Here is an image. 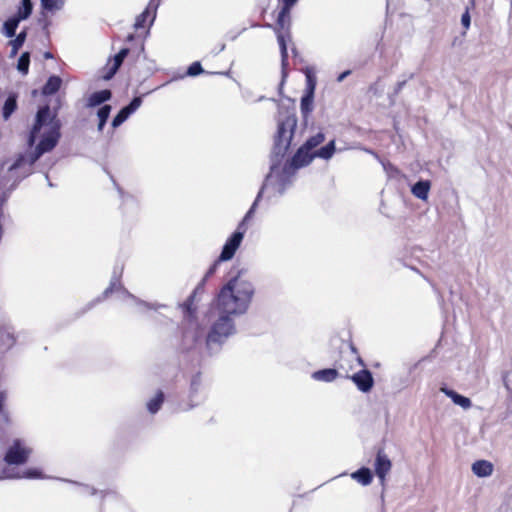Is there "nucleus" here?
Returning <instances> with one entry per match:
<instances>
[{
	"label": "nucleus",
	"mask_w": 512,
	"mask_h": 512,
	"mask_svg": "<svg viewBox=\"0 0 512 512\" xmlns=\"http://www.w3.org/2000/svg\"><path fill=\"white\" fill-rule=\"evenodd\" d=\"M254 295V287L244 271H239L219 291L216 308L222 314L212 325L207 338V345L220 344L234 332L231 315L246 312Z\"/></svg>",
	"instance_id": "obj_1"
},
{
	"label": "nucleus",
	"mask_w": 512,
	"mask_h": 512,
	"mask_svg": "<svg viewBox=\"0 0 512 512\" xmlns=\"http://www.w3.org/2000/svg\"><path fill=\"white\" fill-rule=\"evenodd\" d=\"M353 361H355V360L354 359L353 360L340 359L335 362V367L337 368V364L339 362H342L345 365V367H349L350 365H353Z\"/></svg>",
	"instance_id": "obj_40"
},
{
	"label": "nucleus",
	"mask_w": 512,
	"mask_h": 512,
	"mask_svg": "<svg viewBox=\"0 0 512 512\" xmlns=\"http://www.w3.org/2000/svg\"><path fill=\"white\" fill-rule=\"evenodd\" d=\"M305 76H306L305 92H311V94H314L315 93L316 84H317L316 77L313 74V72H311L310 70H307L305 72Z\"/></svg>",
	"instance_id": "obj_31"
},
{
	"label": "nucleus",
	"mask_w": 512,
	"mask_h": 512,
	"mask_svg": "<svg viewBox=\"0 0 512 512\" xmlns=\"http://www.w3.org/2000/svg\"><path fill=\"white\" fill-rule=\"evenodd\" d=\"M62 79L59 76H50L42 88L43 95L55 94L61 87Z\"/></svg>",
	"instance_id": "obj_20"
},
{
	"label": "nucleus",
	"mask_w": 512,
	"mask_h": 512,
	"mask_svg": "<svg viewBox=\"0 0 512 512\" xmlns=\"http://www.w3.org/2000/svg\"><path fill=\"white\" fill-rule=\"evenodd\" d=\"M290 13H291L290 10H287V9L281 7V9L278 13V16H277L276 27H275L277 40H278L279 47H280L281 64H282L283 71H285L286 67L288 66V59H289L285 37L289 33V28H290V24H291ZM283 73L285 74V72H283Z\"/></svg>",
	"instance_id": "obj_5"
},
{
	"label": "nucleus",
	"mask_w": 512,
	"mask_h": 512,
	"mask_svg": "<svg viewBox=\"0 0 512 512\" xmlns=\"http://www.w3.org/2000/svg\"><path fill=\"white\" fill-rule=\"evenodd\" d=\"M222 261H223V260H220V257H219L217 260H215V261L213 262V264L209 267V269L207 270V272L205 273L204 277H205L206 279H209L210 277H212V276L216 273V271H217V269H218V267H219V265H220V263H221Z\"/></svg>",
	"instance_id": "obj_37"
},
{
	"label": "nucleus",
	"mask_w": 512,
	"mask_h": 512,
	"mask_svg": "<svg viewBox=\"0 0 512 512\" xmlns=\"http://www.w3.org/2000/svg\"><path fill=\"white\" fill-rule=\"evenodd\" d=\"M17 109L16 95H9L3 106V118L8 120L12 113Z\"/></svg>",
	"instance_id": "obj_23"
},
{
	"label": "nucleus",
	"mask_w": 512,
	"mask_h": 512,
	"mask_svg": "<svg viewBox=\"0 0 512 512\" xmlns=\"http://www.w3.org/2000/svg\"><path fill=\"white\" fill-rule=\"evenodd\" d=\"M337 367L340 371L343 372V375H341V377L352 380V382L357 386V388L360 391L369 392L372 389L374 385V379L372 373L365 367H363V369L355 373H352L354 365L345 367V365L342 362H339L337 364Z\"/></svg>",
	"instance_id": "obj_7"
},
{
	"label": "nucleus",
	"mask_w": 512,
	"mask_h": 512,
	"mask_svg": "<svg viewBox=\"0 0 512 512\" xmlns=\"http://www.w3.org/2000/svg\"><path fill=\"white\" fill-rule=\"evenodd\" d=\"M45 125L49 126V130L41 138L34 151L29 153L27 157L24 154H19L14 163L9 167L10 171L20 168L25 162L32 166L43 154L51 152L57 146L61 137V123L57 118V113H51L48 105L39 108L35 123L28 136V145L31 147L35 144L38 133Z\"/></svg>",
	"instance_id": "obj_2"
},
{
	"label": "nucleus",
	"mask_w": 512,
	"mask_h": 512,
	"mask_svg": "<svg viewBox=\"0 0 512 512\" xmlns=\"http://www.w3.org/2000/svg\"><path fill=\"white\" fill-rule=\"evenodd\" d=\"M350 74H351V70H346V71L342 72L341 74L338 75L337 81L342 82Z\"/></svg>",
	"instance_id": "obj_39"
},
{
	"label": "nucleus",
	"mask_w": 512,
	"mask_h": 512,
	"mask_svg": "<svg viewBox=\"0 0 512 512\" xmlns=\"http://www.w3.org/2000/svg\"><path fill=\"white\" fill-rule=\"evenodd\" d=\"M29 65H30V54H29V52H24L21 54V56L18 59L17 69L23 75H26L29 71Z\"/></svg>",
	"instance_id": "obj_28"
},
{
	"label": "nucleus",
	"mask_w": 512,
	"mask_h": 512,
	"mask_svg": "<svg viewBox=\"0 0 512 512\" xmlns=\"http://www.w3.org/2000/svg\"><path fill=\"white\" fill-rule=\"evenodd\" d=\"M142 104L141 97H135L125 107H123L112 120V126L117 128L120 126L133 112H135Z\"/></svg>",
	"instance_id": "obj_11"
},
{
	"label": "nucleus",
	"mask_w": 512,
	"mask_h": 512,
	"mask_svg": "<svg viewBox=\"0 0 512 512\" xmlns=\"http://www.w3.org/2000/svg\"><path fill=\"white\" fill-rule=\"evenodd\" d=\"M191 385H192V387L197 385V379L196 378L192 380Z\"/></svg>",
	"instance_id": "obj_41"
},
{
	"label": "nucleus",
	"mask_w": 512,
	"mask_h": 512,
	"mask_svg": "<svg viewBox=\"0 0 512 512\" xmlns=\"http://www.w3.org/2000/svg\"><path fill=\"white\" fill-rule=\"evenodd\" d=\"M296 126V120L287 118L285 121H282L278 124L277 135H276V145L284 148H288L293 134L294 128Z\"/></svg>",
	"instance_id": "obj_9"
},
{
	"label": "nucleus",
	"mask_w": 512,
	"mask_h": 512,
	"mask_svg": "<svg viewBox=\"0 0 512 512\" xmlns=\"http://www.w3.org/2000/svg\"><path fill=\"white\" fill-rule=\"evenodd\" d=\"M21 19L17 17L10 18L5 21L4 23V30L7 37H13L15 36L16 29L18 27L19 21Z\"/></svg>",
	"instance_id": "obj_27"
},
{
	"label": "nucleus",
	"mask_w": 512,
	"mask_h": 512,
	"mask_svg": "<svg viewBox=\"0 0 512 512\" xmlns=\"http://www.w3.org/2000/svg\"><path fill=\"white\" fill-rule=\"evenodd\" d=\"M325 140V135L322 132H318L315 135L309 137L304 145L311 151H316L315 148L322 144Z\"/></svg>",
	"instance_id": "obj_25"
},
{
	"label": "nucleus",
	"mask_w": 512,
	"mask_h": 512,
	"mask_svg": "<svg viewBox=\"0 0 512 512\" xmlns=\"http://www.w3.org/2000/svg\"><path fill=\"white\" fill-rule=\"evenodd\" d=\"M208 279L205 277L197 284L193 292L188 296V298L181 304V308L183 311L184 321L193 324H197V305L195 304L196 296L204 292V287Z\"/></svg>",
	"instance_id": "obj_8"
},
{
	"label": "nucleus",
	"mask_w": 512,
	"mask_h": 512,
	"mask_svg": "<svg viewBox=\"0 0 512 512\" xmlns=\"http://www.w3.org/2000/svg\"><path fill=\"white\" fill-rule=\"evenodd\" d=\"M351 477L364 486L369 485L373 480L372 472L367 467H362L353 472Z\"/></svg>",
	"instance_id": "obj_19"
},
{
	"label": "nucleus",
	"mask_w": 512,
	"mask_h": 512,
	"mask_svg": "<svg viewBox=\"0 0 512 512\" xmlns=\"http://www.w3.org/2000/svg\"><path fill=\"white\" fill-rule=\"evenodd\" d=\"M111 112V106L108 104L103 105L97 112L99 118L98 130L102 131Z\"/></svg>",
	"instance_id": "obj_26"
},
{
	"label": "nucleus",
	"mask_w": 512,
	"mask_h": 512,
	"mask_svg": "<svg viewBox=\"0 0 512 512\" xmlns=\"http://www.w3.org/2000/svg\"><path fill=\"white\" fill-rule=\"evenodd\" d=\"M112 97V92L109 89H104L100 91L93 92L88 100H87V106L88 107H96L101 105L102 103L110 100Z\"/></svg>",
	"instance_id": "obj_14"
},
{
	"label": "nucleus",
	"mask_w": 512,
	"mask_h": 512,
	"mask_svg": "<svg viewBox=\"0 0 512 512\" xmlns=\"http://www.w3.org/2000/svg\"><path fill=\"white\" fill-rule=\"evenodd\" d=\"M443 391L445 392V394L447 396H449L452 399V401L455 404L461 406L464 409H468V408L471 407L472 403H471V400L468 397L460 395V394H458L457 392H455L453 390L443 389Z\"/></svg>",
	"instance_id": "obj_21"
},
{
	"label": "nucleus",
	"mask_w": 512,
	"mask_h": 512,
	"mask_svg": "<svg viewBox=\"0 0 512 512\" xmlns=\"http://www.w3.org/2000/svg\"><path fill=\"white\" fill-rule=\"evenodd\" d=\"M335 152V141L332 140L316 151H311L303 144L291 159V166L298 169L308 165L314 158L330 159Z\"/></svg>",
	"instance_id": "obj_4"
},
{
	"label": "nucleus",
	"mask_w": 512,
	"mask_h": 512,
	"mask_svg": "<svg viewBox=\"0 0 512 512\" xmlns=\"http://www.w3.org/2000/svg\"><path fill=\"white\" fill-rule=\"evenodd\" d=\"M51 57H52L51 53H49V52L46 53V58H51Z\"/></svg>",
	"instance_id": "obj_42"
},
{
	"label": "nucleus",
	"mask_w": 512,
	"mask_h": 512,
	"mask_svg": "<svg viewBox=\"0 0 512 512\" xmlns=\"http://www.w3.org/2000/svg\"><path fill=\"white\" fill-rule=\"evenodd\" d=\"M7 478H28V479H40L43 478V472L38 468H29L23 472V474L7 475Z\"/></svg>",
	"instance_id": "obj_24"
},
{
	"label": "nucleus",
	"mask_w": 512,
	"mask_h": 512,
	"mask_svg": "<svg viewBox=\"0 0 512 512\" xmlns=\"http://www.w3.org/2000/svg\"><path fill=\"white\" fill-rule=\"evenodd\" d=\"M164 398H165V396H164L163 391L159 390V391L156 393L155 397H153V398H152V399L147 403V409H148V411H149L151 414H155V413H157V412L160 410V408H161V406H162V404H163V402H164Z\"/></svg>",
	"instance_id": "obj_22"
},
{
	"label": "nucleus",
	"mask_w": 512,
	"mask_h": 512,
	"mask_svg": "<svg viewBox=\"0 0 512 512\" xmlns=\"http://www.w3.org/2000/svg\"><path fill=\"white\" fill-rule=\"evenodd\" d=\"M263 188L259 191L255 201L239 223L237 230L227 239L220 254V260H230L239 248L244 234L247 230V223L253 217L259 200L262 197Z\"/></svg>",
	"instance_id": "obj_3"
},
{
	"label": "nucleus",
	"mask_w": 512,
	"mask_h": 512,
	"mask_svg": "<svg viewBox=\"0 0 512 512\" xmlns=\"http://www.w3.org/2000/svg\"><path fill=\"white\" fill-rule=\"evenodd\" d=\"M374 468L377 477L383 483L392 468V462L382 448L377 451Z\"/></svg>",
	"instance_id": "obj_10"
},
{
	"label": "nucleus",
	"mask_w": 512,
	"mask_h": 512,
	"mask_svg": "<svg viewBox=\"0 0 512 512\" xmlns=\"http://www.w3.org/2000/svg\"><path fill=\"white\" fill-rule=\"evenodd\" d=\"M298 0H282V8L291 11V8L296 4Z\"/></svg>",
	"instance_id": "obj_38"
},
{
	"label": "nucleus",
	"mask_w": 512,
	"mask_h": 512,
	"mask_svg": "<svg viewBox=\"0 0 512 512\" xmlns=\"http://www.w3.org/2000/svg\"><path fill=\"white\" fill-rule=\"evenodd\" d=\"M150 16L149 9L146 8L140 15L137 16L134 27L136 30L145 28L148 17Z\"/></svg>",
	"instance_id": "obj_33"
},
{
	"label": "nucleus",
	"mask_w": 512,
	"mask_h": 512,
	"mask_svg": "<svg viewBox=\"0 0 512 512\" xmlns=\"http://www.w3.org/2000/svg\"><path fill=\"white\" fill-rule=\"evenodd\" d=\"M32 452L33 449L24 440L16 438L6 450L3 460L8 466L25 465Z\"/></svg>",
	"instance_id": "obj_6"
},
{
	"label": "nucleus",
	"mask_w": 512,
	"mask_h": 512,
	"mask_svg": "<svg viewBox=\"0 0 512 512\" xmlns=\"http://www.w3.org/2000/svg\"><path fill=\"white\" fill-rule=\"evenodd\" d=\"M314 108V94L311 92H304L301 97L300 109L302 116L306 119Z\"/></svg>",
	"instance_id": "obj_18"
},
{
	"label": "nucleus",
	"mask_w": 512,
	"mask_h": 512,
	"mask_svg": "<svg viewBox=\"0 0 512 512\" xmlns=\"http://www.w3.org/2000/svg\"><path fill=\"white\" fill-rule=\"evenodd\" d=\"M341 375H343V372L340 371L337 368H326V369H321V370H317L315 372L312 373V378L316 381H320V382H332L334 381L337 377H341Z\"/></svg>",
	"instance_id": "obj_13"
},
{
	"label": "nucleus",
	"mask_w": 512,
	"mask_h": 512,
	"mask_svg": "<svg viewBox=\"0 0 512 512\" xmlns=\"http://www.w3.org/2000/svg\"><path fill=\"white\" fill-rule=\"evenodd\" d=\"M430 188L431 182L429 180H420L412 186L411 192L418 199L427 200Z\"/></svg>",
	"instance_id": "obj_16"
},
{
	"label": "nucleus",
	"mask_w": 512,
	"mask_h": 512,
	"mask_svg": "<svg viewBox=\"0 0 512 512\" xmlns=\"http://www.w3.org/2000/svg\"><path fill=\"white\" fill-rule=\"evenodd\" d=\"M128 53V48H122L112 59L109 60L106 67V72L102 76L103 79L109 80L116 74Z\"/></svg>",
	"instance_id": "obj_12"
},
{
	"label": "nucleus",
	"mask_w": 512,
	"mask_h": 512,
	"mask_svg": "<svg viewBox=\"0 0 512 512\" xmlns=\"http://www.w3.org/2000/svg\"><path fill=\"white\" fill-rule=\"evenodd\" d=\"M32 9L31 0H22V7L19 8L17 16L22 20L27 19L31 15Z\"/></svg>",
	"instance_id": "obj_29"
},
{
	"label": "nucleus",
	"mask_w": 512,
	"mask_h": 512,
	"mask_svg": "<svg viewBox=\"0 0 512 512\" xmlns=\"http://www.w3.org/2000/svg\"><path fill=\"white\" fill-rule=\"evenodd\" d=\"M493 464L487 460H477L472 464V471L478 477H488L493 473Z\"/></svg>",
	"instance_id": "obj_15"
},
{
	"label": "nucleus",
	"mask_w": 512,
	"mask_h": 512,
	"mask_svg": "<svg viewBox=\"0 0 512 512\" xmlns=\"http://www.w3.org/2000/svg\"><path fill=\"white\" fill-rule=\"evenodd\" d=\"M349 348L351 350V352L353 353L354 355V360L358 363V365L362 366V367H365L366 364L364 363L363 359L361 358V356L359 355L358 353V349L357 347L354 345L353 341H349Z\"/></svg>",
	"instance_id": "obj_35"
},
{
	"label": "nucleus",
	"mask_w": 512,
	"mask_h": 512,
	"mask_svg": "<svg viewBox=\"0 0 512 512\" xmlns=\"http://www.w3.org/2000/svg\"><path fill=\"white\" fill-rule=\"evenodd\" d=\"M64 4V0H41V6L48 11L59 10Z\"/></svg>",
	"instance_id": "obj_32"
},
{
	"label": "nucleus",
	"mask_w": 512,
	"mask_h": 512,
	"mask_svg": "<svg viewBox=\"0 0 512 512\" xmlns=\"http://www.w3.org/2000/svg\"><path fill=\"white\" fill-rule=\"evenodd\" d=\"M202 72H203V68H202L200 62H193L187 70V74L189 76H197V75L201 74Z\"/></svg>",
	"instance_id": "obj_34"
},
{
	"label": "nucleus",
	"mask_w": 512,
	"mask_h": 512,
	"mask_svg": "<svg viewBox=\"0 0 512 512\" xmlns=\"http://www.w3.org/2000/svg\"><path fill=\"white\" fill-rule=\"evenodd\" d=\"M6 401L7 393L5 391H0V429L10 426L12 423L10 413L4 410Z\"/></svg>",
	"instance_id": "obj_17"
},
{
	"label": "nucleus",
	"mask_w": 512,
	"mask_h": 512,
	"mask_svg": "<svg viewBox=\"0 0 512 512\" xmlns=\"http://www.w3.org/2000/svg\"><path fill=\"white\" fill-rule=\"evenodd\" d=\"M26 39V32L22 31L20 32L14 40L10 41V44L12 46V55H16L19 51V49L22 47Z\"/></svg>",
	"instance_id": "obj_30"
},
{
	"label": "nucleus",
	"mask_w": 512,
	"mask_h": 512,
	"mask_svg": "<svg viewBox=\"0 0 512 512\" xmlns=\"http://www.w3.org/2000/svg\"><path fill=\"white\" fill-rule=\"evenodd\" d=\"M470 23H471V17H470L469 8L467 7L461 17V24L464 28V33H466V31L470 28Z\"/></svg>",
	"instance_id": "obj_36"
}]
</instances>
